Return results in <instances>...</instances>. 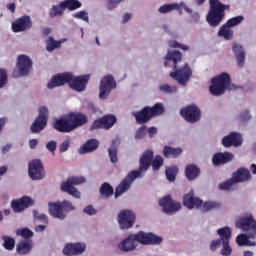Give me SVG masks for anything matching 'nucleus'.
Listing matches in <instances>:
<instances>
[{
    "label": "nucleus",
    "instance_id": "338daca9",
    "mask_svg": "<svg viewBox=\"0 0 256 256\" xmlns=\"http://www.w3.org/2000/svg\"><path fill=\"white\" fill-rule=\"evenodd\" d=\"M47 228L46 225H37L35 226V232L36 233H43V231Z\"/></svg>",
    "mask_w": 256,
    "mask_h": 256
},
{
    "label": "nucleus",
    "instance_id": "4468645a",
    "mask_svg": "<svg viewBox=\"0 0 256 256\" xmlns=\"http://www.w3.org/2000/svg\"><path fill=\"white\" fill-rule=\"evenodd\" d=\"M47 119H49V109L45 106L39 108V115L31 125L32 133H41L47 127Z\"/></svg>",
    "mask_w": 256,
    "mask_h": 256
},
{
    "label": "nucleus",
    "instance_id": "20e7f679",
    "mask_svg": "<svg viewBox=\"0 0 256 256\" xmlns=\"http://www.w3.org/2000/svg\"><path fill=\"white\" fill-rule=\"evenodd\" d=\"M87 121V115L83 113H69L57 118L53 127L60 133H71V131H75V129L83 127Z\"/></svg>",
    "mask_w": 256,
    "mask_h": 256
},
{
    "label": "nucleus",
    "instance_id": "052dcab7",
    "mask_svg": "<svg viewBox=\"0 0 256 256\" xmlns=\"http://www.w3.org/2000/svg\"><path fill=\"white\" fill-rule=\"evenodd\" d=\"M240 118H241L242 121H249V119H251V113H249L248 110H244L240 114Z\"/></svg>",
    "mask_w": 256,
    "mask_h": 256
},
{
    "label": "nucleus",
    "instance_id": "4be33fe9",
    "mask_svg": "<svg viewBox=\"0 0 256 256\" xmlns=\"http://www.w3.org/2000/svg\"><path fill=\"white\" fill-rule=\"evenodd\" d=\"M117 123V117L115 115H106L101 119L94 121L93 125L90 127V131L95 129H111Z\"/></svg>",
    "mask_w": 256,
    "mask_h": 256
},
{
    "label": "nucleus",
    "instance_id": "6e6552de",
    "mask_svg": "<svg viewBox=\"0 0 256 256\" xmlns=\"http://www.w3.org/2000/svg\"><path fill=\"white\" fill-rule=\"evenodd\" d=\"M164 111L165 108H163V104L156 103L154 107H144L141 111L132 112V115L138 123H147V121L151 120V118L156 115H163Z\"/></svg>",
    "mask_w": 256,
    "mask_h": 256
},
{
    "label": "nucleus",
    "instance_id": "f257e3e1",
    "mask_svg": "<svg viewBox=\"0 0 256 256\" xmlns=\"http://www.w3.org/2000/svg\"><path fill=\"white\" fill-rule=\"evenodd\" d=\"M151 165L153 171H159V169L163 166V157L156 156L153 158V151L146 150L140 158L139 169L130 172L128 176L122 180V182L116 188L115 198L117 199L118 197H121L123 193H127L131 185H133V181H135L137 177H143V174L147 173Z\"/></svg>",
    "mask_w": 256,
    "mask_h": 256
},
{
    "label": "nucleus",
    "instance_id": "7ed1b4c3",
    "mask_svg": "<svg viewBox=\"0 0 256 256\" xmlns=\"http://www.w3.org/2000/svg\"><path fill=\"white\" fill-rule=\"evenodd\" d=\"M236 227L247 232V235L240 234L237 236V245H239V247H243V245L255 247V242L249 241V239H255L256 237V221L253 219V215L246 214L245 216L238 218L236 221Z\"/></svg>",
    "mask_w": 256,
    "mask_h": 256
},
{
    "label": "nucleus",
    "instance_id": "c03bdc74",
    "mask_svg": "<svg viewBox=\"0 0 256 256\" xmlns=\"http://www.w3.org/2000/svg\"><path fill=\"white\" fill-rule=\"evenodd\" d=\"M3 246L5 247V249H7L8 251H13V249H15V239L9 237V236H3Z\"/></svg>",
    "mask_w": 256,
    "mask_h": 256
},
{
    "label": "nucleus",
    "instance_id": "69168bd1",
    "mask_svg": "<svg viewBox=\"0 0 256 256\" xmlns=\"http://www.w3.org/2000/svg\"><path fill=\"white\" fill-rule=\"evenodd\" d=\"M39 141L37 139H31L29 141V147L30 149H35V147H37Z\"/></svg>",
    "mask_w": 256,
    "mask_h": 256
},
{
    "label": "nucleus",
    "instance_id": "a878e982",
    "mask_svg": "<svg viewBox=\"0 0 256 256\" xmlns=\"http://www.w3.org/2000/svg\"><path fill=\"white\" fill-rule=\"evenodd\" d=\"M49 207V213L51 217H54V219H59V221H63L67 217V213L63 209V206L61 205V201L57 202H50L48 204Z\"/></svg>",
    "mask_w": 256,
    "mask_h": 256
},
{
    "label": "nucleus",
    "instance_id": "774afa93",
    "mask_svg": "<svg viewBox=\"0 0 256 256\" xmlns=\"http://www.w3.org/2000/svg\"><path fill=\"white\" fill-rule=\"evenodd\" d=\"M148 133H149L150 137H153V135H155L157 133V128H155V127L149 128Z\"/></svg>",
    "mask_w": 256,
    "mask_h": 256
},
{
    "label": "nucleus",
    "instance_id": "f03ea898",
    "mask_svg": "<svg viewBox=\"0 0 256 256\" xmlns=\"http://www.w3.org/2000/svg\"><path fill=\"white\" fill-rule=\"evenodd\" d=\"M183 61V54L177 50H168L167 54L164 57V66L171 67L173 72L170 73V77L175 79L179 85H187L189 83V79L193 75L191 68L189 65L184 64L179 68V63Z\"/></svg>",
    "mask_w": 256,
    "mask_h": 256
},
{
    "label": "nucleus",
    "instance_id": "412c9836",
    "mask_svg": "<svg viewBox=\"0 0 256 256\" xmlns=\"http://www.w3.org/2000/svg\"><path fill=\"white\" fill-rule=\"evenodd\" d=\"M35 205V200L29 196H22L20 199L13 200L11 202V207L14 213H23L28 207H33Z\"/></svg>",
    "mask_w": 256,
    "mask_h": 256
},
{
    "label": "nucleus",
    "instance_id": "bb28decb",
    "mask_svg": "<svg viewBox=\"0 0 256 256\" xmlns=\"http://www.w3.org/2000/svg\"><path fill=\"white\" fill-rule=\"evenodd\" d=\"M175 9L180 12H181V9H184V11H186V13H193V10L191 8L187 7L185 2L164 4L159 7L158 11L161 14H165V13H171V11H175Z\"/></svg>",
    "mask_w": 256,
    "mask_h": 256
},
{
    "label": "nucleus",
    "instance_id": "13d9d810",
    "mask_svg": "<svg viewBox=\"0 0 256 256\" xmlns=\"http://www.w3.org/2000/svg\"><path fill=\"white\" fill-rule=\"evenodd\" d=\"M46 149L50 151V153H55V149H57V142L50 141L46 144Z\"/></svg>",
    "mask_w": 256,
    "mask_h": 256
},
{
    "label": "nucleus",
    "instance_id": "2eb2a0df",
    "mask_svg": "<svg viewBox=\"0 0 256 256\" xmlns=\"http://www.w3.org/2000/svg\"><path fill=\"white\" fill-rule=\"evenodd\" d=\"M117 87V83H115V78L111 75L104 76L100 81L99 88V99H107L111 94V90Z\"/></svg>",
    "mask_w": 256,
    "mask_h": 256
},
{
    "label": "nucleus",
    "instance_id": "473e14b6",
    "mask_svg": "<svg viewBox=\"0 0 256 256\" xmlns=\"http://www.w3.org/2000/svg\"><path fill=\"white\" fill-rule=\"evenodd\" d=\"M232 179L236 183H243V182L249 181V179H251V173L249 172V170H247L245 168H241L236 173L233 174Z\"/></svg>",
    "mask_w": 256,
    "mask_h": 256
},
{
    "label": "nucleus",
    "instance_id": "c85d7f7f",
    "mask_svg": "<svg viewBox=\"0 0 256 256\" xmlns=\"http://www.w3.org/2000/svg\"><path fill=\"white\" fill-rule=\"evenodd\" d=\"M232 51L235 55L237 65L239 67H243V65H245V49L243 48V45L239 43H233Z\"/></svg>",
    "mask_w": 256,
    "mask_h": 256
},
{
    "label": "nucleus",
    "instance_id": "c756f323",
    "mask_svg": "<svg viewBox=\"0 0 256 256\" xmlns=\"http://www.w3.org/2000/svg\"><path fill=\"white\" fill-rule=\"evenodd\" d=\"M233 153L224 152V153H217L212 158V163L214 165H225V163H229L234 159Z\"/></svg>",
    "mask_w": 256,
    "mask_h": 256
},
{
    "label": "nucleus",
    "instance_id": "5fc2aeb1",
    "mask_svg": "<svg viewBox=\"0 0 256 256\" xmlns=\"http://www.w3.org/2000/svg\"><path fill=\"white\" fill-rule=\"evenodd\" d=\"M147 131V126L140 127L135 134V139H143L145 137Z\"/></svg>",
    "mask_w": 256,
    "mask_h": 256
},
{
    "label": "nucleus",
    "instance_id": "1a4fd4ad",
    "mask_svg": "<svg viewBox=\"0 0 256 256\" xmlns=\"http://www.w3.org/2000/svg\"><path fill=\"white\" fill-rule=\"evenodd\" d=\"M85 183V177L83 176H73L68 178L66 181L62 182L60 185L61 191L64 193H68V195H71V197H74L75 199H81V193L77 188H75V185H81Z\"/></svg>",
    "mask_w": 256,
    "mask_h": 256
},
{
    "label": "nucleus",
    "instance_id": "72a5a7b5",
    "mask_svg": "<svg viewBox=\"0 0 256 256\" xmlns=\"http://www.w3.org/2000/svg\"><path fill=\"white\" fill-rule=\"evenodd\" d=\"M66 41L67 39L65 38L56 41L55 39H53V37H48L46 40V51H48V53H53L55 49H59V47H61V45H63V43H65Z\"/></svg>",
    "mask_w": 256,
    "mask_h": 256
},
{
    "label": "nucleus",
    "instance_id": "7c9ffc66",
    "mask_svg": "<svg viewBox=\"0 0 256 256\" xmlns=\"http://www.w3.org/2000/svg\"><path fill=\"white\" fill-rule=\"evenodd\" d=\"M99 147V141L97 139H90L79 149L80 155H85L87 153H93Z\"/></svg>",
    "mask_w": 256,
    "mask_h": 256
},
{
    "label": "nucleus",
    "instance_id": "79ce46f5",
    "mask_svg": "<svg viewBox=\"0 0 256 256\" xmlns=\"http://www.w3.org/2000/svg\"><path fill=\"white\" fill-rule=\"evenodd\" d=\"M244 19L245 18L243 16H235L233 18L228 19L225 25L233 29V27H237V25H240V23H243Z\"/></svg>",
    "mask_w": 256,
    "mask_h": 256
},
{
    "label": "nucleus",
    "instance_id": "dca6fc26",
    "mask_svg": "<svg viewBox=\"0 0 256 256\" xmlns=\"http://www.w3.org/2000/svg\"><path fill=\"white\" fill-rule=\"evenodd\" d=\"M28 175L32 181H41L45 179V169L41 160H33L28 165Z\"/></svg>",
    "mask_w": 256,
    "mask_h": 256
},
{
    "label": "nucleus",
    "instance_id": "f3484780",
    "mask_svg": "<svg viewBox=\"0 0 256 256\" xmlns=\"http://www.w3.org/2000/svg\"><path fill=\"white\" fill-rule=\"evenodd\" d=\"M136 216L131 210H122L118 214V224L120 229L127 231V229H131L133 225H135Z\"/></svg>",
    "mask_w": 256,
    "mask_h": 256
},
{
    "label": "nucleus",
    "instance_id": "0eeeda50",
    "mask_svg": "<svg viewBox=\"0 0 256 256\" xmlns=\"http://www.w3.org/2000/svg\"><path fill=\"white\" fill-rule=\"evenodd\" d=\"M210 9L206 16V21L210 27H218L225 18V11L229 9V5L221 3L219 0H209Z\"/></svg>",
    "mask_w": 256,
    "mask_h": 256
},
{
    "label": "nucleus",
    "instance_id": "49530a36",
    "mask_svg": "<svg viewBox=\"0 0 256 256\" xmlns=\"http://www.w3.org/2000/svg\"><path fill=\"white\" fill-rule=\"evenodd\" d=\"M168 46L171 49H181L182 51H189V46L181 44L177 41H170L168 42Z\"/></svg>",
    "mask_w": 256,
    "mask_h": 256
},
{
    "label": "nucleus",
    "instance_id": "58836bf2",
    "mask_svg": "<svg viewBox=\"0 0 256 256\" xmlns=\"http://www.w3.org/2000/svg\"><path fill=\"white\" fill-rule=\"evenodd\" d=\"M64 9H68V11H77V9H81L82 4L79 0H64L62 1Z\"/></svg>",
    "mask_w": 256,
    "mask_h": 256
},
{
    "label": "nucleus",
    "instance_id": "393cba45",
    "mask_svg": "<svg viewBox=\"0 0 256 256\" xmlns=\"http://www.w3.org/2000/svg\"><path fill=\"white\" fill-rule=\"evenodd\" d=\"M72 74L71 73H61L52 77V79L48 82V89H55V87H61L65 85V83H69L71 81Z\"/></svg>",
    "mask_w": 256,
    "mask_h": 256
},
{
    "label": "nucleus",
    "instance_id": "c9c22d12",
    "mask_svg": "<svg viewBox=\"0 0 256 256\" xmlns=\"http://www.w3.org/2000/svg\"><path fill=\"white\" fill-rule=\"evenodd\" d=\"M233 33V28H230L224 24L218 31V37H222V39H225V41H231L233 39Z\"/></svg>",
    "mask_w": 256,
    "mask_h": 256
},
{
    "label": "nucleus",
    "instance_id": "603ef678",
    "mask_svg": "<svg viewBox=\"0 0 256 256\" xmlns=\"http://www.w3.org/2000/svg\"><path fill=\"white\" fill-rule=\"evenodd\" d=\"M62 209L64 210V213H69V211H75V206L67 200L61 201Z\"/></svg>",
    "mask_w": 256,
    "mask_h": 256
},
{
    "label": "nucleus",
    "instance_id": "4c0bfd02",
    "mask_svg": "<svg viewBox=\"0 0 256 256\" xmlns=\"http://www.w3.org/2000/svg\"><path fill=\"white\" fill-rule=\"evenodd\" d=\"M183 153L181 148H173L171 146H165L163 150L164 157H172L173 159L179 157Z\"/></svg>",
    "mask_w": 256,
    "mask_h": 256
},
{
    "label": "nucleus",
    "instance_id": "2f4dec72",
    "mask_svg": "<svg viewBox=\"0 0 256 256\" xmlns=\"http://www.w3.org/2000/svg\"><path fill=\"white\" fill-rule=\"evenodd\" d=\"M33 249V242L31 240H22L16 245V251L19 255H27Z\"/></svg>",
    "mask_w": 256,
    "mask_h": 256
},
{
    "label": "nucleus",
    "instance_id": "6ab92c4d",
    "mask_svg": "<svg viewBox=\"0 0 256 256\" xmlns=\"http://www.w3.org/2000/svg\"><path fill=\"white\" fill-rule=\"evenodd\" d=\"M218 235L221 237L222 243V249H221V255L223 256H229L231 253H233V249L229 245V239H231V228L224 227L217 230Z\"/></svg>",
    "mask_w": 256,
    "mask_h": 256
},
{
    "label": "nucleus",
    "instance_id": "4d7b16f0",
    "mask_svg": "<svg viewBox=\"0 0 256 256\" xmlns=\"http://www.w3.org/2000/svg\"><path fill=\"white\" fill-rule=\"evenodd\" d=\"M84 213L86 215H97V210L93 206L89 205L84 208Z\"/></svg>",
    "mask_w": 256,
    "mask_h": 256
},
{
    "label": "nucleus",
    "instance_id": "ea45409f",
    "mask_svg": "<svg viewBox=\"0 0 256 256\" xmlns=\"http://www.w3.org/2000/svg\"><path fill=\"white\" fill-rule=\"evenodd\" d=\"M101 196L104 197V199H107V197H111L113 195V186H110L109 183L102 184L100 188Z\"/></svg>",
    "mask_w": 256,
    "mask_h": 256
},
{
    "label": "nucleus",
    "instance_id": "a211bd4d",
    "mask_svg": "<svg viewBox=\"0 0 256 256\" xmlns=\"http://www.w3.org/2000/svg\"><path fill=\"white\" fill-rule=\"evenodd\" d=\"M89 79H91V74H84L80 76H73L72 74V78L69 80V85L73 91L83 93L89 83Z\"/></svg>",
    "mask_w": 256,
    "mask_h": 256
},
{
    "label": "nucleus",
    "instance_id": "e433bc0d",
    "mask_svg": "<svg viewBox=\"0 0 256 256\" xmlns=\"http://www.w3.org/2000/svg\"><path fill=\"white\" fill-rule=\"evenodd\" d=\"M64 14H65V6L63 5V2H60L57 5H53L49 11V16L52 18L63 17Z\"/></svg>",
    "mask_w": 256,
    "mask_h": 256
},
{
    "label": "nucleus",
    "instance_id": "f8f14e48",
    "mask_svg": "<svg viewBox=\"0 0 256 256\" xmlns=\"http://www.w3.org/2000/svg\"><path fill=\"white\" fill-rule=\"evenodd\" d=\"M138 245H161L163 243V237L154 234L153 232L139 231L134 233Z\"/></svg>",
    "mask_w": 256,
    "mask_h": 256
},
{
    "label": "nucleus",
    "instance_id": "de8ad7c7",
    "mask_svg": "<svg viewBox=\"0 0 256 256\" xmlns=\"http://www.w3.org/2000/svg\"><path fill=\"white\" fill-rule=\"evenodd\" d=\"M236 183L235 180L232 178L228 181H225L219 185V189L222 191H229L233 189V184Z\"/></svg>",
    "mask_w": 256,
    "mask_h": 256
},
{
    "label": "nucleus",
    "instance_id": "3c124183",
    "mask_svg": "<svg viewBox=\"0 0 256 256\" xmlns=\"http://www.w3.org/2000/svg\"><path fill=\"white\" fill-rule=\"evenodd\" d=\"M34 219H38V221H41V223H49V218L44 213L39 214V211L34 210L33 211Z\"/></svg>",
    "mask_w": 256,
    "mask_h": 256
},
{
    "label": "nucleus",
    "instance_id": "9d476101",
    "mask_svg": "<svg viewBox=\"0 0 256 256\" xmlns=\"http://www.w3.org/2000/svg\"><path fill=\"white\" fill-rule=\"evenodd\" d=\"M31 69H33V61L29 56L23 54L17 58V65L13 75L14 77H23L29 75Z\"/></svg>",
    "mask_w": 256,
    "mask_h": 256
},
{
    "label": "nucleus",
    "instance_id": "cd10ccee",
    "mask_svg": "<svg viewBox=\"0 0 256 256\" xmlns=\"http://www.w3.org/2000/svg\"><path fill=\"white\" fill-rule=\"evenodd\" d=\"M85 249H87V246L85 244L68 243L65 245L63 249V255H66V256L81 255L85 253Z\"/></svg>",
    "mask_w": 256,
    "mask_h": 256
},
{
    "label": "nucleus",
    "instance_id": "9b49d317",
    "mask_svg": "<svg viewBox=\"0 0 256 256\" xmlns=\"http://www.w3.org/2000/svg\"><path fill=\"white\" fill-rule=\"evenodd\" d=\"M159 206L166 215H175L177 211H181L180 202L174 200L171 195H166L159 200Z\"/></svg>",
    "mask_w": 256,
    "mask_h": 256
},
{
    "label": "nucleus",
    "instance_id": "f704fd0d",
    "mask_svg": "<svg viewBox=\"0 0 256 256\" xmlns=\"http://www.w3.org/2000/svg\"><path fill=\"white\" fill-rule=\"evenodd\" d=\"M185 175L188 181H193L199 177V168L194 164H190L186 166Z\"/></svg>",
    "mask_w": 256,
    "mask_h": 256
},
{
    "label": "nucleus",
    "instance_id": "5701e85b",
    "mask_svg": "<svg viewBox=\"0 0 256 256\" xmlns=\"http://www.w3.org/2000/svg\"><path fill=\"white\" fill-rule=\"evenodd\" d=\"M32 25L31 17L22 16L12 23V31L14 33H21L27 31V29H31Z\"/></svg>",
    "mask_w": 256,
    "mask_h": 256
},
{
    "label": "nucleus",
    "instance_id": "8fccbe9b",
    "mask_svg": "<svg viewBox=\"0 0 256 256\" xmlns=\"http://www.w3.org/2000/svg\"><path fill=\"white\" fill-rule=\"evenodd\" d=\"M160 91H162V93H177V86H170V85H162L159 87Z\"/></svg>",
    "mask_w": 256,
    "mask_h": 256
},
{
    "label": "nucleus",
    "instance_id": "ddd939ff",
    "mask_svg": "<svg viewBox=\"0 0 256 256\" xmlns=\"http://www.w3.org/2000/svg\"><path fill=\"white\" fill-rule=\"evenodd\" d=\"M181 117L188 123L201 121V109L195 104L188 105L180 110Z\"/></svg>",
    "mask_w": 256,
    "mask_h": 256
},
{
    "label": "nucleus",
    "instance_id": "a18cd8bd",
    "mask_svg": "<svg viewBox=\"0 0 256 256\" xmlns=\"http://www.w3.org/2000/svg\"><path fill=\"white\" fill-rule=\"evenodd\" d=\"M72 17H74V19H81L82 21H85V23H89V13L85 10L74 13Z\"/></svg>",
    "mask_w": 256,
    "mask_h": 256
},
{
    "label": "nucleus",
    "instance_id": "09e8293b",
    "mask_svg": "<svg viewBox=\"0 0 256 256\" xmlns=\"http://www.w3.org/2000/svg\"><path fill=\"white\" fill-rule=\"evenodd\" d=\"M124 1H127V0H107V10L108 11H113L114 9H117V6L120 4V3H123Z\"/></svg>",
    "mask_w": 256,
    "mask_h": 256
},
{
    "label": "nucleus",
    "instance_id": "37998d69",
    "mask_svg": "<svg viewBox=\"0 0 256 256\" xmlns=\"http://www.w3.org/2000/svg\"><path fill=\"white\" fill-rule=\"evenodd\" d=\"M16 235L24 239H31V237H33V231L29 228H20L16 230Z\"/></svg>",
    "mask_w": 256,
    "mask_h": 256
},
{
    "label": "nucleus",
    "instance_id": "a19ab883",
    "mask_svg": "<svg viewBox=\"0 0 256 256\" xmlns=\"http://www.w3.org/2000/svg\"><path fill=\"white\" fill-rule=\"evenodd\" d=\"M178 171H179V169H177L176 166H172V167L166 169V177L170 183H173V181H175Z\"/></svg>",
    "mask_w": 256,
    "mask_h": 256
},
{
    "label": "nucleus",
    "instance_id": "0e129e2a",
    "mask_svg": "<svg viewBox=\"0 0 256 256\" xmlns=\"http://www.w3.org/2000/svg\"><path fill=\"white\" fill-rule=\"evenodd\" d=\"M189 15H192V21L193 23H197L199 21V19H201V16H199V13L195 12V13H189Z\"/></svg>",
    "mask_w": 256,
    "mask_h": 256
},
{
    "label": "nucleus",
    "instance_id": "423d86ee",
    "mask_svg": "<svg viewBox=\"0 0 256 256\" xmlns=\"http://www.w3.org/2000/svg\"><path fill=\"white\" fill-rule=\"evenodd\" d=\"M237 86L231 83V75L227 72H222L219 75L211 79V85L209 91L214 97L223 95L226 91H235Z\"/></svg>",
    "mask_w": 256,
    "mask_h": 256
},
{
    "label": "nucleus",
    "instance_id": "b1692460",
    "mask_svg": "<svg viewBox=\"0 0 256 256\" xmlns=\"http://www.w3.org/2000/svg\"><path fill=\"white\" fill-rule=\"evenodd\" d=\"M222 145L224 147H241L243 145V136L237 132H231L222 139Z\"/></svg>",
    "mask_w": 256,
    "mask_h": 256
},
{
    "label": "nucleus",
    "instance_id": "864d4df0",
    "mask_svg": "<svg viewBox=\"0 0 256 256\" xmlns=\"http://www.w3.org/2000/svg\"><path fill=\"white\" fill-rule=\"evenodd\" d=\"M7 85V72L0 69V89H3Z\"/></svg>",
    "mask_w": 256,
    "mask_h": 256
},
{
    "label": "nucleus",
    "instance_id": "bf43d9fd",
    "mask_svg": "<svg viewBox=\"0 0 256 256\" xmlns=\"http://www.w3.org/2000/svg\"><path fill=\"white\" fill-rule=\"evenodd\" d=\"M219 247H221V240H213L210 243L211 251H217V249H219Z\"/></svg>",
    "mask_w": 256,
    "mask_h": 256
},
{
    "label": "nucleus",
    "instance_id": "aec40b11",
    "mask_svg": "<svg viewBox=\"0 0 256 256\" xmlns=\"http://www.w3.org/2000/svg\"><path fill=\"white\" fill-rule=\"evenodd\" d=\"M117 247L123 253H131V251H135L136 248L139 247V243L137 242V236L135 235V233L129 234L118 243Z\"/></svg>",
    "mask_w": 256,
    "mask_h": 256
},
{
    "label": "nucleus",
    "instance_id": "39448f33",
    "mask_svg": "<svg viewBox=\"0 0 256 256\" xmlns=\"http://www.w3.org/2000/svg\"><path fill=\"white\" fill-rule=\"evenodd\" d=\"M183 206L186 209H198L202 213H209V211H215V209H221V203L215 200L204 202L199 197L195 196V192L190 190L183 196Z\"/></svg>",
    "mask_w": 256,
    "mask_h": 256
},
{
    "label": "nucleus",
    "instance_id": "680f3d73",
    "mask_svg": "<svg viewBox=\"0 0 256 256\" xmlns=\"http://www.w3.org/2000/svg\"><path fill=\"white\" fill-rule=\"evenodd\" d=\"M69 149V140H65L61 145H60V151L61 153H65Z\"/></svg>",
    "mask_w": 256,
    "mask_h": 256
},
{
    "label": "nucleus",
    "instance_id": "e2e57ef3",
    "mask_svg": "<svg viewBox=\"0 0 256 256\" xmlns=\"http://www.w3.org/2000/svg\"><path fill=\"white\" fill-rule=\"evenodd\" d=\"M131 19H133V14L131 13H126L123 16L122 22L123 23H129V21H131Z\"/></svg>",
    "mask_w": 256,
    "mask_h": 256
},
{
    "label": "nucleus",
    "instance_id": "6e6d98bb",
    "mask_svg": "<svg viewBox=\"0 0 256 256\" xmlns=\"http://www.w3.org/2000/svg\"><path fill=\"white\" fill-rule=\"evenodd\" d=\"M108 152L111 163H117V149L110 148Z\"/></svg>",
    "mask_w": 256,
    "mask_h": 256
}]
</instances>
